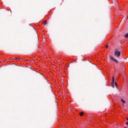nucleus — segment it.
<instances>
[{"instance_id":"1","label":"nucleus","mask_w":128,"mask_h":128,"mask_svg":"<svg viewBox=\"0 0 128 128\" xmlns=\"http://www.w3.org/2000/svg\"><path fill=\"white\" fill-rule=\"evenodd\" d=\"M114 56H116L118 58H120V52L118 51V49H116L114 51Z\"/></svg>"},{"instance_id":"2","label":"nucleus","mask_w":128,"mask_h":128,"mask_svg":"<svg viewBox=\"0 0 128 128\" xmlns=\"http://www.w3.org/2000/svg\"><path fill=\"white\" fill-rule=\"evenodd\" d=\"M114 86H116V88H118V84H116V82H114V77H112V87L114 88Z\"/></svg>"},{"instance_id":"3","label":"nucleus","mask_w":128,"mask_h":128,"mask_svg":"<svg viewBox=\"0 0 128 128\" xmlns=\"http://www.w3.org/2000/svg\"><path fill=\"white\" fill-rule=\"evenodd\" d=\"M110 60H112V62H116V64H118V60L114 58L112 56H110Z\"/></svg>"},{"instance_id":"4","label":"nucleus","mask_w":128,"mask_h":128,"mask_svg":"<svg viewBox=\"0 0 128 128\" xmlns=\"http://www.w3.org/2000/svg\"><path fill=\"white\" fill-rule=\"evenodd\" d=\"M48 24V22H46V20L43 21V24L44 26H46V24Z\"/></svg>"},{"instance_id":"5","label":"nucleus","mask_w":128,"mask_h":128,"mask_svg":"<svg viewBox=\"0 0 128 128\" xmlns=\"http://www.w3.org/2000/svg\"><path fill=\"white\" fill-rule=\"evenodd\" d=\"M121 102H122V104H126V101H124V99H121Z\"/></svg>"},{"instance_id":"6","label":"nucleus","mask_w":128,"mask_h":128,"mask_svg":"<svg viewBox=\"0 0 128 128\" xmlns=\"http://www.w3.org/2000/svg\"><path fill=\"white\" fill-rule=\"evenodd\" d=\"M124 36H125V38H128V33L124 35Z\"/></svg>"},{"instance_id":"7","label":"nucleus","mask_w":128,"mask_h":128,"mask_svg":"<svg viewBox=\"0 0 128 128\" xmlns=\"http://www.w3.org/2000/svg\"><path fill=\"white\" fill-rule=\"evenodd\" d=\"M84 114V112H81L80 113V116H82V115Z\"/></svg>"},{"instance_id":"8","label":"nucleus","mask_w":128,"mask_h":128,"mask_svg":"<svg viewBox=\"0 0 128 128\" xmlns=\"http://www.w3.org/2000/svg\"><path fill=\"white\" fill-rule=\"evenodd\" d=\"M14 60H20V58H16Z\"/></svg>"},{"instance_id":"9","label":"nucleus","mask_w":128,"mask_h":128,"mask_svg":"<svg viewBox=\"0 0 128 128\" xmlns=\"http://www.w3.org/2000/svg\"><path fill=\"white\" fill-rule=\"evenodd\" d=\"M106 48H108V45L106 46Z\"/></svg>"},{"instance_id":"10","label":"nucleus","mask_w":128,"mask_h":128,"mask_svg":"<svg viewBox=\"0 0 128 128\" xmlns=\"http://www.w3.org/2000/svg\"><path fill=\"white\" fill-rule=\"evenodd\" d=\"M126 124L127 126H128V122H127L126 123Z\"/></svg>"},{"instance_id":"11","label":"nucleus","mask_w":128,"mask_h":128,"mask_svg":"<svg viewBox=\"0 0 128 128\" xmlns=\"http://www.w3.org/2000/svg\"><path fill=\"white\" fill-rule=\"evenodd\" d=\"M10 60H12V58H10Z\"/></svg>"},{"instance_id":"12","label":"nucleus","mask_w":128,"mask_h":128,"mask_svg":"<svg viewBox=\"0 0 128 128\" xmlns=\"http://www.w3.org/2000/svg\"><path fill=\"white\" fill-rule=\"evenodd\" d=\"M124 128H126V127H124Z\"/></svg>"},{"instance_id":"13","label":"nucleus","mask_w":128,"mask_h":128,"mask_svg":"<svg viewBox=\"0 0 128 128\" xmlns=\"http://www.w3.org/2000/svg\"><path fill=\"white\" fill-rule=\"evenodd\" d=\"M120 22H122V21Z\"/></svg>"},{"instance_id":"14","label":"nucleus","mask_w":128,"mask_h":128,"mask_svg":"<svg viewBox=\"0 0 128 128\" xmlns=\"http://www.w3.org/2000/svg\"><path fill=\"white\" fill-rule=\"evenodd\" d=\"M120 22H122V21Z\"/></svg>"},{"instance_id":"15","label":"nucleus","mask_w":128,"mask_h":128,"mask_svg":"<svg viewBox=\"0 0 128 128\" xmlns=\"http://www.w3.org/2000/svg\"><path fill=\"white\" fill-rule=\"evenodd\" d=\"M120 22H122V21Z\"/></svg>"}]
</instances>
